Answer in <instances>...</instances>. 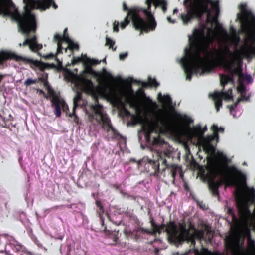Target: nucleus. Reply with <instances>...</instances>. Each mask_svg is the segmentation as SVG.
<instances>
[{"instance_id":"c9c22d12","label":"nucleus","mask_w":255,"mask_h":255,"mask_svg":"<svg viewBox=\"0 0 255 255\" xmlns=\"http://www.w3.org/2000/svg\"><path fill=\"white\" fill-rule=\"evenodd\" d=\"M85 64V70L83 71L84 74H89L91 75H95L96 72L94 71V70L92 68V65L90 64V65Z\"/></svg>"},{"instance_id":"0eeeda50","label":"nucleus","mask_w":255,"mask_h":255,"mask_svg":"<svg viewBox=\"0 0 255 255\" xmlns=\"http://www.w3.org/2000/svg\"><path fill=\"white\" fill-rule=\"evenodd\" d=\"M13 18L18 24V31L25 35V39L22 44L19 43V46H29L28 37L30 33H35L37 29L36 17L34 14L30 11L23 12L20 14L18 11L13 15Z\"/></svg>"},{"instance_id":"f3484780","label":"nucleus","mask_w":255,"mask_h":255,"mask_svg":"<svg viewBox=\"0 0 255 255\" xmlns=\"http://www.w3.org/2000/svg\"><path fill=\"white\" fill-rule=\"evenodd\" d=\"M211 129L213 131V134L207 136L204 139L208 145L212 147L211 143L215 140L217 142L218 141L219 132L223 133L224 131V128L221 127L219 128L217 125L213 124L211 127Z\"/></svg>"},{"instance_id":"052dcab7","label":"nucleus","mask_w":255,"mask_h":255,"mask_svg":"<svg viewBox=\"0 0 255 255\" xmlns=\"http://www.w3.org/2000/svg\"><path fill=\"white\" fill-rule=\"evenodd\" d=\"M207 128L205 126L203 128H202V131H203V136L204 135V133L207 131Z\"/></svg>"},{"instance_id":"4be33fe9","label":"nucleus","mask_w":255,"mask_h":255,"mask_svg":"<svg viewBox=\"0 0 255 255\" xmlns=\"http://www.w3.org/2000/svg\"><path fill=\"white\" fill-rule=\"evenodd\" d=\"M210 96L212 97L213 100L215 102V108L217 111L219 110L220 107L222 106V95L219 92H216L213 94H210Z\"/></svg>"},{"instance_id":"a18cd8bd","label":"nucleus","mask_w":255,"mask_h":255,"mask_svg":"<svg viewBox=\"0 0 255 255\" xmlns=\"http://www.w3.org/2000/svg\"><path fill=\"white\" fill-rule=\"evenodd\" d=\"M62 108L63 109V112H67V111L69 110L68 106L65 101L62 99Z\"/></svg>"},{"instance_id":"37998d69","label":"nucleus","mask_w":255,"mask_h":255,"mask_svg":"<svg viewBox=\"0 0 255 255\" xmlns=\"http://www.w3.org/2000/svg\"><path fill=\"white\" fill-rule=\"evenodd\" d=\"M248 40L254 43L255 42V32H253L250 34L248 36Z\"/></svg>"},{"instance_id":"2eb2a0df","label":"nucleus","mask_w":255,"mask_h":255,"mask_svg":"<svg viewBox=\"0 0 255 255\" xmlns=\"http://www.w3.org/2000/svg\"><path fill=\"white\" fill-rule=\"evenodd\" d=\"M150 223L152 229L151 230L145 229L142 227H139L137 229V232L138 233H147L150 235L156 234L157 233L160 234L161 232L164 230L165 228V224L164 223L161 224L160 225H157L154 222L153 219L151 218Z\"/></svg>"},{"instance_id":"3c124183","label":"nucleus","mask_w":255,"mask_h":255,"mask_svg":"<svg viewBox=\"0 0 255 255\" xmlns=\"http://www.w3.org/2000/svg\"><path fill=\"white\" fill-rule=\"evenodd\" d=\"M153 144H159L161 143V139L159 137H154L153 140Z\"/></svg>"},{"instance_id":"6ab92c4d","label":"nucleus","mask_w":255,"mask_h":255,"mask_svg":"<svg viewBox=\"0 0 255 255\" xmlns=\"http://www.w3.org/2000/svg\"><path fill=\"white\" fill-rule=\"evenodd\" d=\"M189 131L191 135L193 137L198 138H202L203 140L206 145V147H210V146L208 145L204 141V138L203 136V131H202V127L200 125H197L195 127L191 128H189Z\"/></svg>"},{"instance_id":"412c9836","label":"nucleus","mask_w":255,"mask_h":255,"mask_svg":"<svg viewBox=\"0 0 255 255\" xmlns=\"http://www.w3.org/2000/svg\"><path fill=\"white\" fill-rule=\"evenodd\" d=\"M12 120V117L11 114H9L8 117L5 115V112L2 110L0 113V126L3 128H7L9 125L7 124V122L11 121Z\"/></svg>"},{"instance_id":"393cba45","label":"nucleus","mask_w":255,"mask_h":255,"mask_svg":"<svg viewBox=\"0 0 255 255\" xmlns=\"http://www.w3.org/2000/svg\"><path fill=\"white\" fill-rule=\"evenodd\" d=\"M124 234L126 240H128L130 238L137 240L139 238L137 229L133 231L125 229L124 230Z\"/></svg>"},{"instance_id":"6e6552de","label":"nucleus","mask_w":255,"mask_h":255,"mask_svg":"<svg viewBox=\"0 0 255 255\" xmlns=\"http://www.w3.org/2000/svg\"><path fill=\"white\" fill-rule=\"evenodd\" d=\"M86 114L92 122L95 119L99 124H102V128L109 132L111 130L113 133V138H117L120 136L118 131L112 127L111 121L108 115L104 112L103 106L99 104L98 100H95V104H89L86 107Z\"/></svg>"},{"instance_id":"72a5a7b5","label":"nucleus","mask_w":255,"mask_h":255,"mask_svg":"<svg viewBox=\"0 0 255 255\" xmlns=\"http://www.w3.org/2000/svg\"><path fill=\"white\" fill-rule=\"evenodd\" d=\"M162 102L165 106H168L172 103V100L168 95H164L162 97Z\"/></svg>"},{"instance_id":"0e129e2a","label":"nucleus","mask_w":255,"mask_h":255,"mask_svg":"<svg viewBox=\"0 0 255 255\" xmlns=\"http://www.w3.org/2000/svg\"><path fill=\"white\" fill-rule=\"evenodd\" d=\"M113 187L114 188H115L116 189H118L120 188V185H118V184H114L113 185Z\"/></svg>"},{"instance_id":"bb28decb","label":"nucleus","mask_w":255,"mask_h":255,"mask_svg":"<svg viewBox=\"0 0 255 255\" xmlns=\"http://www.w3.org/2000/svg\"><path fill=\"white\" fill-rule=\"evenodd\" d=\"M23 2L26 4L24 6L25 11L24 12L30 11L31 13V10L36 8L37 3L35 0H24Z\"/></svg>"},{"instance_id":"39448f33","label":"nucleus","mask_w":255,"mask_h":255,"mask_svg":"<svg viewBox=\"0 0 255 255\" xmlns=\"http://www.w3.org/2000/svg\"><path fill=\"white\" fill-rule=\"evenodd\" d=\"M75 85L78 89L76 95L73 99V112L70 114L69 117L75 116V119L77 118L75 113V109L78 107H82L86 106V102L82 98V92L87 94H94L98 88L91 79H88L83 75L77 76L75 80Z\"/></svg>"},{"instance_id":"9d476101","label":"nucleus","mask_w":255,"mask_h":255,"mask_svg":"<svg viewBox=\"0 0 255 255\" xmlns=\"http://www.w3.org/2000/svg\"><path fill=\"white\" fill-rule=\"evenodd\" d=\"M8 60H14L17 62L23 61L25 63L30 64V67L32 69H35V68H38L42 72L49 67L48 64L40 61L34 60L32 59L17 55L15 53L9 51H0V65H3L5 61Z\"/></svg>"},{"instance_id":"473e14b6","label":"nucleus","mask_w":255,"mask_h":255,"mask_svg":"<svg viewBox=\"0 0 255 255\" xmlns=\"http://www.w3.org/2000/svg\"><path fill=\"white\" fill-rule=\"evenodd\" d=\"M250 47L251 49V51L248 50L247 49H246L245 47H242L243 50L245 54L248 58L252 57V55L253 54L255 55V46L253 47V46H251Z\"/></svg>"},{"instance_id":"7c9ffc66","label":"nucleus","mask_w":255,"mask_h":255,"mask_svg":"<svg viewBox=\"0 0 255 255\" xmlns=\"http://www.w3.org/2000/svg\"><path fill=\"white\" fill-rule=\"evenodd\" d=\"M42 5L45 9L49 8L51 6L55 9L57 8V5L55 3L53 0H43Z\"/></svg>"},{"instance_id":"c03bdc74","label":"nucleus","mask_w":255,"mask_h":255,"mask_svg":"<svg viewBox=\"0 0 255 255\" xmlns=\"http://www.w3.org/2000/svg\"><path fill=\"white\" fill-rule=\"evenodd\" d=\"M87 60L91 65H96L99 64L101 62V60L99 61L96 59H90L89 58H87Z\"/></svg>"},{"instance_id":"69168bd1","label":"nucleus","mask_w":255,"mask_h":255,"mask_svg":"<svg viewBox=\"0 0 255 255\" xmlns=\"http://www.w3.org/2000/svg\"><path fill=\"white\" fill-rule=\"evenodd\" d=\"M228 213L230 214H233V212L232 211V210L231 209H228Z\"/></svg>"},{"instance_id":"5fc2aeb1","label":"nucleus","mask_w":255,"mask_h":255,"mask_svg":"<svg viewBox=\"0 0 255 255\" xmlns=\"http://www.w3.org/2000/svg\"><path fill=\"white\" fill-rule=\"evenodd\" d=\"M21 255H34V254L27 250H23Z\"/></svg>"},{"instance_id":"13d9d810","label":"nucleus","mask_w":255,"mask_h":255,"mask_svg":"<svg viewBox=\"0 0 255 255\" xmlns=\"http://www.w3.org/2000/svg\"><path fill=\"white\" fill-rule=\"evenodd\" d=\"M120 193L124 197H127L128 198H129V197H130V196L129 195H128V193H125L124 192L123 190H121L120 191Z\"/></svg>"},{"instance_id":"4d7b16f0","label":"nucleus","mask_w":255,"mask_h":255,"mask_svg":"<svg viewBox=\"0 0 255 255\" xmlns=\"http://www.w3.org/2000/svg\"><path fill=\"white\" fill-rule=\"evenodd\" d=\"M56 57V55L53 54H49L45 56L46 59H53Z\"/></svg>"},{"instance_id":"5701e85b","label":"nucleus","mask_w":255,"mask_h":255,"mask_svg":"<svg viewBox=\"0 0 255 255\" xmlns=\"http://www.w3.org/2000/svg\"><path fill=\"white\" fill-rule=\"evenodd\" d=\"M48 79V74L45 73L42 75L41 77L38 78V80L37 79H33L32 78H28L27 79L24 83V85L27 86H30L33 84H36L38 83V81L46 82L47 81Z\"/></svg>"},{"instance_id":"c85d7f7f","label":"nucleus","mask_w":255,"mask_h":255,"mask_svg":"<svg viewBox=\"0 0 255 255\" xmlns=\"http://www.w3.org/2000/svg\"><path fill=\"white\" fill-rule=\"evenodd\" d=\"M119 235V231H116V230H115L114 231L111 232L110 237L113 239V242L115 243V244H121L122 245H124V246H125L126 244H127L126 242L122 241V239H120Z\"/></svg>"},{"instance_id":"a878e982","label":"nucleus","mask_w":255,"mask_h":255,"mask_svg":"<svg viewBox=\"0 0 255 255\" xmlns=\"http://www.w3.org/2000/svg\"><path fill=\"white\" fill-rule=\"evenodd\" d=\"M239 214L241 218L245 220L247 219L251 214L249 208L244 205L239 207Z\"/></svg>"},{"instance_id":"f704fd0d","label":"nucleus","mask_w":255,"mask_h":255,"mask_svg":"<svg viewBox=\"0 0 255 255\" xmlns=\"http://www.w3.org/2000/svg\"><path fill=\"white\" fill-rule=\"evenodd\" d=\"M115 42L114 40L111 39L110 38L108 37H106V45L109 46L110 49H112L113 51H116V47H113V46L115 45Z\"/></svg>"},{"instance_id":"4468645a","label":"nucleus","mask_w":255,"mask_h":255,"mask_svg":"<svg viewBox=\"0 0 255 255\" xmlns=\"http://www.w3.org/2000/svg\"><path fill=\"white\" fill-rule=\"evenodd\" d=\"M239 8L241 13L237 14V19L241 22L243 26L247 28L249 21L255 23V16L250 10L246 9V4L241 3Z\"/></svg>"},{"instance_id":"8fccbe9b","label":"nucleus","mask_w":255,"mask_h":255,"mask_svg":"<svg viewBox=\"0 0 255 255\" xmlns=\"http://www.w3.org/2000/svg\"><path fill=\"white\" fill-rule=\"evenodd\" d=\"M128 54L127 53H121L120 55H119V58L121 60H124L127 57Z\"/></svg>"},{"instance_id":"423d86ee","label":"nucleus","mask_w":255,"mask_h":255,"mask_svg":"<svg viewBox=\"0 0 255 255\" xmlns=\"http://www.w3.org/2000/svg\"><path fill=\"white\" fill-rule=\"evenodd\" d=\"M155 153L157 159L148 160V163L154 169V172L163 173L166 169H168L170 170L171 176L175 178L177 172L180 170V168L177 165L172 164L173 157L172 152L169 150H157Z\"/></svg>"},{"instance_id":"aec40b11","label":"nucleus","mask_w":255,"mask_h":255,"mask_svg":"<svg viewBox=\"0 0 255 255\" xmlns=\"http://www.w3.org/2000/svg\"><path fill=\"white\" fill-rule=\"evenodd\" d=\"M29 42V49L33 52H37L42 48L41 44H39L37 41V37L33 35L31 38H28Z\"/></svg>"},{"instance_id":"09e8293b","label":"nucleus","mask_w":255,"mask_h":255,"mask_svg":"<svg viewBox=\"0 0 255 255\" xmlns=\"http://www.w3.org/2000/svg\"><path fill=\"white\" fill-rule=\"evenodd\" d=\"M119 23L117 21H115L113 23V31L115 32H119Z\"/></svg>"},{"instance_id":"dca6fc26","label":"nucleus","mask_w":255,"mask_h":255,"mask_svg":"<svg viewBox=\"0 0 255 255\" xmlns=\"http://www.w3.org/2000/svg\"><path fill=\"white\" fill-rule=\"evenodd\" d=\"M49 93L52 96L51 99V106L54 108V114L56 117H60L61 115L62 99L56 95L53 90H49Z\"/></svg>"},{"instance_id":"e433bc0d","label":"nucleus","mask_w":255,"mask_h":255,"mask_svg":"<svg viewBox=\"0 0 255 255\" xmlns=\"http://www.w3.org/2000/svg\"><path fill=\"white\" fill-rule=\"evenodd\" d=\"M68 45L67 48L70 50L73 51L74 50H78L79 49V46L77 43L74 42L71 40L69 42H67Z\"/></svg>"},{"instance_id":"774afa93","label":"nucleus","mask_w":255,"mask_h":255,"mask_svg":"<svg viewBox=\"0 0 255 255\" xmlns=\"http://www.w3.org/2000/svg\"><path fill=\"white\" fill-rule=\"evenodd\" d=\"M178 11V9L177 8H175L174 10H173V14H175V13H177Z\"/></svg>"},{"instance_id":"1a4fd4ad","label":"nucleus","mask_w":255,"mask_h":255,"mask_svg":"<svg viewBox=\"0 0 255 255\" xmlns=\"http://www.w3.org/2000/svg\"><path fill=\"white\" fill-rule=\"evenodd\" d=\"M165 224L164 232L168 236V241L178 246L182 244L187 239H189L190 232L186 227V223L184 220L178 223V229L174 221H170Z\"/></svg>"},{"instance_id":"c756f323","label":"nucleus","mask_w":255,"mask_h":255,"mask_svg":"<svg viewBox=\"0 0 255 255\" xmlns=\"http://www.w3.org/2000/svg\"><path fill=\"white\" fill-rule=\"evenodd\" d=\"M203 233L202 231L196 229L193 233L190 234L189 239H187L186 241L191 242L192 243H195V239H200L202 237Z\"/></svg>"},{"instance_id":"2f4dec72","label":"nucleus","mask_w":255,"mask_h":255,"mask_svg":"<svg viewBox=\"0 0 255 255\" xmlns=\"http://www.w3.org/2000/svg\"><path fill=\"white\" fill-rule=\"evenodd\" d=\"M222 95V98L225 100H230L233 99V96L232 95V90L231 88L228 89L227 91L219 92Z\"/></svg>"},{"instance_id":"603ef678","label":"nucleus","mask_w":255,"mask_h":255,"mask_svg":"<svg viewBox=\"0 0 255 255\" xmlns=\"http://www.w3.org/2000/svg\"><path fill=\"white\" fill-rule=\"evenodd\" d=\"M187 229H189V231L190 230H192L194 232L197 229H196L194 224L190 222L188 225V228H187Z\"/></svg>"},{"instance_id":"ea45409f","label":"nucleus","mask_w":255,"mask_h":255,"mask_svg":"<svg viewBox=\"0 0 255 255\" xmlns=\"http://www.w3.org/2000/svg\"><path fill=\"white\" fill-rule=\"evenodd\" d=\"M67 29L66 28L64 30L63 35L62 36H61V41H62L63 42L65 41L67 43V42H69L71 39L69 37V36L68 35V33H67Z\"/></svg>"},{"instance_id":"6e6d98bb","label":"nucleus","mask_w":255,"mask_h":255,"mask_svg":"<svg viewBox=\"0 0 255 255\" xmlns=\"http://www.w3.org/2000/svg\"><path fill=\"white\" fill-rule=\"evenodd\" d=\"M123 10L125 11H128V12L129 11V10L131 9V8H128L126 4L125 3H123Z\"/></svg>"},{"instance_id":"a19ab883","label":"nucleus","mask_w":255,"mask_h":255,"mask_svg":"<svg viewBox=\"0 0 255 255\" xmlns=\"http://www.w3.org/2000/svg\"><path fill=\"white\" fill-rule=\"evenodd\" d=\"M133 82L136 83L141 84V86L143 88H147L149 86H150L149 82H143V81H141L137 80H134Z\"/></svg>"},{"instance_id":"58836bf2","label":"nucleus","mask_w":255,"mask_h":255,"mask_svg":"<svg viewBox=\"0 0 255 255\" xmlns=\"http://www.w3.org/2000/svg\"><path fill=\"white\" fill-rule=\"evenodd\" d=\"M177 117L180 120L188 124H190L193 122L192 120L190 118L188 117L186 115L182 116L180 114H178L177 115Z\"/></svg>"},{"instance_id":"4c0bfd02","label":"nucleus","mask_w":255,"mask_h":255,"mask_svg":"<svg viewBox=\"0 0 255 255\" xmlns=\"http://www.w3.org/2000/svg\"><path fill=\"white\" fill-rule=\"evenodd\" d=\"M96 204L98 208L97 212L99 214V216H102L104 213V209L102 205V204L100 201L97 200L96 201Z\"/></svg>"},{"instance_id":"79ce46f5","label":"nucleus","mask_w":255,"mask_h":255,"mask_svg":"<svg viewBox=\"0 0 255 255\" xmlns=\"http://www.w3.org/2000/svg\"><path fill=\"white\" fill-rule=\"evenodd\" d=\"M150 86H154L155 87H157L159 85V83L157 82L155 79H151L150 78L149 81Z\"/></svg>"},{"instance_id":"de8ad7c7","label":"nucleus","mask_w":255,"mask_h":255,"mask_svg":"<svg viewBox=\"0 0 255 255\" xmlns=\"http://www.w3.org/2000/svg\"><path fill=\"white\" fill-rule=\"evenodd\" d=\"M82 61V58L81 57L76 58V57H74L72 60V65H75L77 63H78Z\"/></svg>"},{"instance_id":"e2e57ef3","label":"nucleus","mask_w":255,"mask_h":255,"mask_svg":"<svg viewBox=\"0 0 255 255\" xmlns=\"http://www.w3.org/2000/svg\"><path fill=\"white\" fill-rule=\"evenodd\" d=\"M38 90L39 91L40 94H43L46 97V98H47L48 97L45 95V93L42 90L39 89Z\"/></svg>"},{"instance_id":"864d4df0","label":"nucleus","mask_w":255,"mask_h":255,"mask_svg":"<svg viewBox=\"0 0 255 255\" xmlns=\"http://www.w3.org/2000/svg\"><path fill=\"white\" fill-rule=\"evenodd\" d=\"M238 91L240 92L242 94L243 93H245L246 91V88L245 87L244 85L240 86L238 89Z\"/></svg>"},{"instance_id":"a211bd4d","label":"nucleus","mask_w":255,"mask_h":255,"mask_svg":"<svg viewBox=\"0 0 255 255\" xmlns=\"http://www.w3.org/2000/svg\"><path fill=\"white\" fill-rule=\"evenodd\" d=\"M219 51L222 53V55H224L225 56L226 59L228 61H229L231 63L232 69L231 70L226 69L225 67V66L223 64H221V65L219 64L216 66V67H217L218 66H223L226 70L232 73V75L231 76H229L227 75H224V74L220 75L221 85L224 88L225 86V85H227L229 82H233V81H234V80H233V62L231 61H229L227 58L226 55L224 53H223V52L222 51H220V50H219Z\"/></svg>"},{"instance_id":"f257e3e1","label":"nucleus","mask_w":255,"mask_h":255,"mask_svg":"<svg viewBox=\"0 0 255 255\" xmlns=\"http://www.w3.org/2000/svg\"><path fill=\"white\" fill-rule=\"evenodd\" d=\"M213 52L216 54V58L211 59L210 57H201V59L197 57H192L187 54L188 58L182 60V66L186 74V79L190 81L194 73L201 74L211 72L219 64H223L226 69L231 70V63L228 61L225 56L219 50L214 48Z\"/></svg>"},{"instance_id":"f8f14e48","label":"nucleus","mask_w":255,"mask_h":255,"mask_svg":"<svg viewBox=\"0 0 255 255\" xmlns=\"http://www.w3.org/2000/svg\"><path fill=\"white\" fill-rule=\"evenodd\" d=\"M170 123V120L167 116H157L151 121H148L146 124L143 125L141 128L146 140H150L151 134L156 131L159 123L166 126L169 125Z\"/></svg>"},{"instance_id":"b1692460","label":"nucleus","mask_w":255,"mask_h":255,"mask_svg":"<svg viewBox=\"0 0 255 255\" xmlns=\"http://www.w3.org/2000/svg\"><path fill=\"white\" fill-rule=\"evenodd\" d=\"M245 200L247 201L253 202L255 199V190L253 187L249 188L246 186L245 187Z\"/></svg>"},{"instance_id":"7ed1b4c3","label":"nucleus","mask_w":255,"mask_h":255,"mask_svg":"<svg viewBox=\"0 0 255 255\" xmlns=\"http://www.w3.org/2000/svg\"><path fill=\"white\" fill-rule=\"evenodd\" d=\"M209 4H211L215 11L216 15L219 13V2L213 0H184L183 5L185 7L187 13H182L180 18L184 24H187L195 18L200 19L203 15L209 12Z\"/></svg>"},{"instance_id":"cd10ccee","label":"nucleus","mask_w":255,"mask_h":255,"mask_svg":"<svg viewBox=\"0 0 255 255\" xmlns=\"http://www.w3.org/2000/svg\"><path fill=\"white\" fill-rule=\"evenodd\" d=\"M53 40L57 43V54L62 53V50L64 49L62 44L63 41H61V35L58 34H55L54 36ZM67 47L65 48V51L66 52Z\"/></svg>"},{"instance_id":"ddd939ff","label":"nucleus","mask_w":255,"mask_h":255,"mask_svg":"<svg viewBox=\"0 0 255 255\" xmlns=\"http://www.w3.org/2000/svg\"><path fill=\"white\" fill-rule=\"evenodd\" d=\"M146 3L147 9L144 10V13L148 18L149 22L148 23L149 30H154L156 26V23L154 17L150 11L151 4H153L155 7L160 6L164 13L167 10V3L165 0H147Z\"/></svg>"},{"instance_id":"f03ea898","label":"nucleus","mask_w":255,"mask_h":255,"mask_svg":"<svg viewBox=\"0 0 255 255\" xmlns=\"http://www.w3.org/2000/svg\"><path fill=\"white\" fill-rule=\"evenodd\" d=\"M227 169L231 174H224L222 177V182L215 181L219 173V169L217 166L213 165L208 169V172L207 174L209 180L208 186L212 191V195L214 196L219 197V188L222 183L226 186L236 185L239 182L246 183L245 175L236 167L228 166Z\"/></svg>"},{"instance_id":"9b49d317","label":"nucleus","mask_w":255,"mask_h":255,"mask_svg":"<svg viewBox=\"0 0 255 255\" xmlns=\"http://www.w3.org/2000/svg\"><path fill=\"white\" fill-rule=\"evenodd\" d=\"M140 10L136 7H131V9L128 12L127 16L124 20L121 23V28L124 29L132 20V24L135 29L140 30L141 32L144 31L148 32L149 28L148 23H147L139 15Z\"/></svg>"},{"instance_id":"680f3d73","label":"nucleus","mask_w":255,"mask_h":255,"mask_svg":"<svg viewBox=\"0 0 255 255\" xmlns=\"http://www.w3.org/2000/svg\"><path fill=\"white\" fill-rule=\"evenodd\" d=\"M226 51L227 53H229V54H230L231 55H233V53L228 48L226 49Z\"/></svg>"},{"instance_id":"bf43d9fd","label":"nucleus","mask_w":255,"mask_h":255,"mask_svg":"<svg viewBox=\"0 0 255 255\" xmlns=\"http://www.w3.org/2000/svg\"><path fill=\"white\" fill-rule=\"evenodd\" d=\"M167 20L168 21L170 22V23H174L175 22V20H172L171 19V18H170V17H167Z\"/></svg>"},{"instance_id":"338daca9","label":"nucleus","mask_w":255,"mask_h":255,"mask_svg":"<svg viewBox=\"0 0 255 255\" xmlns=\"http://www.w3.org/2000/svg\"><path fill=\"white\" fill-rule=\"evenodd\" d=\"M130 161L134 163L136 162V161L134 158H131Z\"/></svg>"},{"instance_id":"20e7f679","label":"nucleus","mask_w":255,"mask_h":255,"mask_svg":"<svg viewBox=\"0 0 255 255\" xmlns=\"http://www.w3.org/2000/svg\"><path fill=\"white\" fill-rule=\"evenodd\" d=\"M191 49H186L187 54L192 55V57H197L201 59V53L205 57L213 56V52L209 51L211 41L205 36L204 28H195L193 32L192 39L190 38ZM214 57H212V58Z\"/></svg>"},{"instance_id":"49530a36","label":"nucleus","mask_w":255,"mask_h":255,"mask_svg":"<svg viewBox=\"0 0 255 255\" xmlns=\"http://www.w3.org/2000/svg\"><path fill=\"white\" fill-rule=\"evenodd\" d=\"M239 101L240 99H239L234 104L228 106V108L229 109L231 112L235 110V108L237 106Z\"/></svg>"}]
</instances>
